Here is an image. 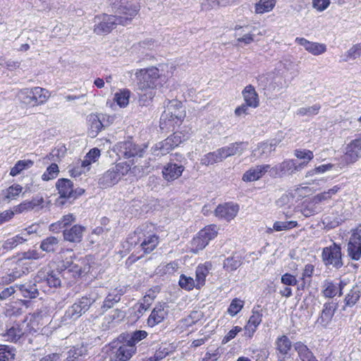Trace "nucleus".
<instances>
[{"instance_id":"nucleus-1","label":"nucleus","mask_w":361,"mask_h":361,"mask_svg":"<svg viewBox=\"0 0 361 361\" xmlns=\"http://www.w3.org/2000/svg\"><path fill=\"white\" fill-rule=\"evenodd\" d=\"M173 71L174 67L168 65L136 70L135 76L137 86L142 92L139 94V102L141 105L147 106L149 104L155 94L153 90L172 77Z\"/></svg>"},{"instance_id":"nucleus-2","label":"nucleus","mask_w":361,"mask_h":361,"mask_svg":"<svg viewBox=\"0 0 361 361\" xmlns=\"http://www.w3.org/2000/svg\"><path fill=\"white\" fill-rule=\"evenodd\" d=\"M139 0H121L118 15L102 14L94 18L93 32L99 35L109 33L116 25H126L137 14Z\"/></svg>"},{"instance_id":"nucleus-3","label":"nucleus","mask_w":361,"mask_h":361,"mask_svg":"<svg viewBox=\"0 0 361 361\" xmlns=\"http://www.w3.org/2000/svg\"><path fill=\"white\" fill-rule=\"evenodd\" d=\"M185 111L182 103L178 100L169 101L160 118V128L162 130H170L179 126L184 118Z\"/></svg>"},{"instance_id":"nucleus-4","label":"nucleus","mask_w":361,"mask_h":361,"mask_svg":"<svg viewBox=\"0 0 361 361\" xmlns=\"http://www.w3.org/2000/svg\"><path fill=\"white\" fill-rule=\"evenodd\" d=\"M152 226L142 225L137 228L133 235L128 238L130 245L140 246L145 253H149L153 251L159 243V237L155 233L151 232L149 228Z\"/></svg>"},{"instance_id":"nucleus-5","label":"nucleus","mask_w":361,"mask_h":361,"mask_svg":"<svg viewBox=\"0 0 361 361\" xmlns=\"http://www.w3.org/2000/svg\"><path fill=\"white\" fill-rule=\"evenodd\" d=\"M130 170L127 162H121L106 171L99 180V184L103 188L111 187L116 184Z\"/></svg>"},{"instance_id":"nucleus-6","label":"nucleus","mask_w":361,"mask_h":361,"mask_svg":"<svg viewBox=\"0 0 361 361\" xmlns=\"http://www.w3.org/2000/svg\"><path fill=\"white\" fill-rule=\"evenodd\" d=\"M185 161L184 157L180 154H171L169 162L162 169L163 178L166 181L171 182L180 177L185 170L183 164Z\"/></svg>"},{"instance_id":"nucleus-7","label":"nucleus","mask_w":361,"mask_h":361,"mask_svg":"<svg viewBox=\"0 0 361 361\" xmlns=\"http://www.w3.org/2000/svg\"><path fill=\"white\" fill-rule=\"evenodd\" d=\"M91 257L66 259L62 262L64 271L71 273L75 278L80 277L90 271Z\"/></svg>"},{"instance_id":"nucleus-8","label":"nucleus","mask_w":361,"mask_h":361,"mask_svg":"<svg viewBox=\"0 0 361 361\" xmlns=\"http://www.w3.org/2000/svg\"><path fill=\"white\" fill-rule=\"evenodd\" d=\"M145 147L135 144L131 140H128L118 142L114 147V151L119 157L130 159L134 157H142Z\"/></svg>"},{"instance_id":"nucleus-9","label":"nucleus","mask_w":361,"mask_h":361,"mask_svg":"<svg viewBox=\"0 0 361 361\" xmlns=\"http://www.w3.org/2000/svg\"><path fill=\"white\" fill-rule=\"evenodd\" d=\"M306 166L305 162L298 164L294 159H286L281 163L270 167L269 176L272 178L282 177L287 173L292 174Z\"/></svg>"},{"instance_id":"nucleus-10","label":"nucleus","mask_w":361,"mask_h":361,"mask_svg":"<svg viewBox=\"0 0 361 361\" xmlns=\"http://www.w3.org/2000/svg\"><path fill=\"white\" fill-rule=\"evenodd\" d=\"M92 302L93 301L87 297L81 298L66 310L63 321L68 322L78 319L89 310Z\"/></svg>"},{"instance_id":"nucleus-11","label":"nucleus","mask_w":361,"mask_h":361,"mask_svg":"<svg viewBox=\"0 0 361 361\" xmlns=\"http://www.w3.org/2000/svg\"><path fill=\"white\" fill-rule=\"evenodd\" d=\"M322 259L326 265H332L336 268L343 266L341 248L340 245L334 243L329 247H326L322 251Z\"/></svg>"},{"instance_id":"nucleus-12","label":"nucleus","mask_w":361,"mask_h":361,"mask_svg":"<svg viewBox=\"0 0 361 361\" xmlns=\"http://www.w3.org/2000/svg\"><path fill=\"white\" fill-rule=\"evenodd\" d=\"M361 158V137L351 140L345 147L343 160L346 164H353Z\"/></svg>"},{"instance_id":"nucleus-13","label":"nucleus","mask_w":361,"mask_h":361,"mask_svg":"<svg viewBox=\"0 0 361 361\" xmlns=\"http://www.w3.org/2000/svg\"><path fill=\"white\" fill-rule=\"evenodd\" d=\"M30 268V263L28 261L19 259L16 262L11 272L6 277H3L4 281L6 283L14 281L23 275L28 274Z\"/></svg>"},{"instance_id":"nucleus-14","label":"nucleus","mask_w":361,"mask_h":361,"mask_svg":"<svg viewBox=\"0 0 361 361\" xmlns=\"http://www.w3.org/2000/svg\"><path fill=\"white\" fill-rule=\"evenodd\" d=\"M295 42L303 47L308 53L314 56L323 54L327 50V47L325 44L311 42L304 37H296Z\"/></svg>"},{"instance_id":"nucleus-15","label":"nucleus","mask_w":361,"mask_h":361,"mask_svg":"<svg viewBox=\"0 0 361 361\" xmlns=\"http://www.w3.org/2000/svg\"><path fill=\"white\" fill-rule=\"evenodd\" d=\"M239 210V207L233 203H224L219 204L214 210V214L220 219H225L228 221L234 219Z\"/></svg>"},{"instance_id":"nucleus-16","label":"nucleus","mask_w":361,"mask_h":361,"mask_svg":"<svg viewBox=\"0 0 361 361\" xmlns=\"http://www.w3.org/2000/svg\"><path fill=\"white\" fill-rule=\"evenodd\" d=\"M25 324L26 327L25 329L27 334L35 333L39 330L41 326L44 325L42 312H37L27 315L22 322L23 326Z\"/></svg>"},{"instance_id":"nucleus-17","label":"nucleus","mask_w":361,"mask_h":361,"mask_svg":"<svg viewBox=\"0 0 361 361\" xmlns=\"http://www.w3.org/2000/svg\"><path fill=\"white\" fill-rule=\"evenodd\" d=\"M348 255L353 260L361 258V235L357 231H354L349 239Z\"/></svg>"},{"instance_id":"nucleus-18","label":"nucleus","mask_w":361,"mask_h":361,"mask_svg":"<svg viewBox=\"0 0 361 361\" xmlns=\"http://www.w3.org/2000/svg\"><path fill=\"white\" fill-rule=\"evenodd\" d=\"M275 346L279 360L284 361L288 358L292 348V342L287 336L283 335L278 337L275 341Z\"/></svg>"},{"instance_id":"nucleus-19","label":"nucleus","mask_w":361,"mask_h":361,"mask_svg":"<svg viewBox=\"0 0 361 361\" xmlns=\"http://www.w3.org/2000/svg\"><path fill=\"white\" fill-rule=\"evenodd\" d=\"M270 165L264 164L252 167L243 175L244 182H252L260 179L266 173H269Z\"/></svg>"},{"instance_id":"nucleus-20","label":"nucleus","mask_w":361,"mask_h":361,"mask_svg":"<svg viewBox=\"0 0 361 361\" xmlns=\"http://www.w3.org/2000/svg\"><path fill=\"white\" fill-rule=\"evenodd\" d=\"M56 186L61 199L75 200L76 198L75 193L77 192L73 190V185L70 180L66 178L59 179Z\"/></svg>"},{"instance_id":"nucleus-21","label":"nucleus","mask_w":361,"mask_h":361,"mask_svg":"<svg viewBox=\"0 0 361 361\" xmlns=\"http://www.w3.org/2000/svg\"><path fill=\"white\" fill-rule=\"evenodd\" d=\"M247 144L243 142H233L230 145L219 148V153L221 154L223 160L228 157L234 155H240L247 147Z\"/></svg>"},{"instance_id":"nucleus-22","label":"nucleus","mask_w":361,"mask_h":361,"mask_svg":"<svg viewBox=\"0 0 361 361\" xmlns=\"http://www.w3.org/2000/svg\"><path fill=\"white\" fill-rule=\"evenodd\" d=\"M167 315V310L162 304L156 305L149 314L147 324L149 327H154L164 321Z\"/></svg>"},{"instance_id":"nucleus-23","label":"nucleus","mask_w":361,"mask_h":361,"mask_svg":"<svg viewBox=\"0 0 361 361\" xmlns=\"http://www.w3.org/2000/svg\"><path fill=\"white\" fill-rule=\"evenodd\" d=\"M279 142L280 140L274 139L269 142L260 143L254 150V156L259 158H266L269 157L272 152L275 151Z\"/></svg>"},{"instance_id":"nucleus-24","label":"nucleus","mask_w":361,"mask_h":361,"mask_svg":"<svg viewBox=\"0 0 361 361\" xmlns=\"http://www.w3.org/2000/svg\"><path fill=\"white\" fill-rule=\"evenodd\" d=\"M44 202V198L42 196L37 195L31 200H25L13 207L14 214H21L34 209L35 207L41 206Z\"/></svg>"},{"instance_id":"nucleus-25","label":"nucleus","mask_w":361,"mask_h":361,"mask_svg":"<svg viewBox=\"0 0 361 361\" xmlns=\"http://www.w3.org/2000/svg\"><path fill=\"white\" fill-rule=\"evenodd\" d=\"M85 231V228L84 226L75 224L63 231V238L71 243H80L82 239Z\"/></svg>"},{"instance_id":"nucleus-26","label":"nucleus","mask_w":361,"mask_h":361,"mask_svg":"<svg viewBox=\"0 0 361 361\" xmlns=\"http://www.w3.org/2000/svg\"><path fill=\"white\" fill-rule=\"evenodd\" d=\"M244 103L251 108L255 109L259 105V99L255 88L252 85H248L242 91Z\"/></svg>"},{"instance_id":"nucleus-27","label":"nucleus","mask_w":361,"mask_h":361,"mask_svg":"<svg viewBox=\"0 0 361 361\" xmlns=\"http://www.w3.org/2000/svg\"><path fill=\"white\" fill-rule=\"evenodd\" d=\"M104 115L91 114L87 116L90 134L92 137H95L103 129V121Z\"/></svg>"},{"instance_id":"nucleus-28","label":"nucleus","mask_w":361,"mask_h":361,"mask_svg":"<svg viewBox=\"0 0 361 361\" xmlns=\"http://www.w3.org/2000/svg\"><path fill=\"white\" fill-rule=\"evenodd\" d=\"M27 334L25 327L21 324L15 323L3 334L6 341L17 342L24 334Z\"/></svg>"},{"instance_id":"nucleus-29","label":"nucleus","mask_w":361,"mask_h":361,"mask_svg":"<svg viewBox=\"0 0 361 361\" xmlns=\"http://www.w3.org/2000/svg\"><path fill=\"white\" fill-rule=\"evenodd\" d=\"M243 262V257L240 253L235 252L231 256L226 258L223 263V268L228 272L235 271Z\"/></svg>"},{"instance_id":"nucleus-30","label":"nucleus","mask_w":361,"mask_h":361,"mask_svg":"<svg viewBox=\"0 0 361 361\" xmlns=\"http://www.w3.org/2000/svg\"><path fill=\"white\" fill-rule=\"evenodd\" d=\"M126 290L123 288L115 289L110 293L104 299L102 309L103 312L112 307L114 304L120 301L121 297L125 293Z\"/></svg>"},{"instance_id":"nucleus-31","label":"nucleus","mask_w":361,"mask_h":361,"mask_svg":"<svg viewBox=\"0 0 361 361\" xmlns=\"http://www.w3.org/2000/svg\"><path fill=\"white\" fill-rule=\"evenodd\" d=\"M211 269V264L204 263L197 267L195 270V281L197 289H200L205 284L206 277Z\"/></svg>"},{"instance_id":"nucleus-32","label":"nucleus","mask_w":361,"mask_h":361,"mask_svg":"<svg viewBox=\"0 0 361 361\" xmlns=\"http://www.w3.org/2000/svg\"><path fill=\"white\" fill-rule=\"evenodd\" d=\"M135 352V348L128 343L121 345L116 350L115 359L119 361H127Z\"/></svg>"},{"instance_id":"nucleus-33","label":"nucleus","mask_w":361,"mask_h":361,"mask_svg":"<svg viewBox=\"0 0 361 361\" xmlns=\"http://www.w3.org/2000/svg\"><path fill=\"white\" fill-rule=\"evenodd\" d=\"M16 287L24 298L32 299L39 295L35 283L29 282L24 284H16Z\"/></svg>"},{"instance_id":"nucleus-34","label":"nucleus","mask_w":361,"mask_h":361,"mask_svg":"<svg viewBox=\"0 0 361 361\" xmlns=\"http://www.w3.org/2000/svg\"><path fill=\"white\" fill-rule=\"evenodd\" d=\"M33 106L44 104L49 97V93L46 89L40 87L32 88Z\"/></svg>"},{"instance_id":"nucleus-35","label":"nucleus","mask_w":361,"mask_h":361,"mask_svg":"<svg viewBox=\"0 0 361 361\" xmlns=\"http://www.w3.org/2000/svg\"><path fill=\"white\" fill-rule=\"evenodd\" d=\"M23 235L24 233H21L20 234L16 235L4 241L1 244L3 247V248H1L2 251L6 253L17 247L18 245L25 242L27 238Z\"/></svg>"},{"instance_id":"nucleus-36","label":"nucleus","mask_w":361,"mask_h":361,"mask_svg":"<svg viewBox=\"0 0 361 361\" xmlns=\"http://www.w3.org/2000/svg\"><path fill=\"white\" fill-rule=\"evenodd\" d=\"M173 149L174 147L171 142V139L167 137L164 140L157 143L152 149L154 155L164 156L169 153Z\"/></svg>"},{"instance_id":"nucleus-37","label":"nucleus","mask_w":361,"mask_h":361,"mask_svg":"<svg viewBox=\"0 0 361 361\" xmlns=\"http://www.w3.org/2000/svg\"><path fill=\"white\" fill-rule=\"evenodd\" d=\"M293 347L300 361H305V360L312 358V356L314 355L308 347L301 341L295 343Z\"/></svg>"},{"instance_id":"nucleus-38","label":"nucleus","mask_w":361,"mask_h":361,"mask_svg":"<svg viewBox=\"0 0 361 361\" xmlns=\"http://www.w3.org/2000/svg\"><path fill=\"white\" fill-rule=\"evenodd\" d=\"M75 221V217L72 214L64 215L61 220L56 223L52 224L50 226V230L52 231H57L60 229L64 228L70 226L72 223Z\"/></svg>"},{"instance_id":"nucleus-39","label":"nucleus","mask_w":361,"mask_h":361,"mask_svg":"<svg viewBox=\"0 0 361 361\" xmlns=\"http://www.w3.org/2000/svg\"><path fill=\"white\" fill-rule=\"evenodd\" d=\"M130 91L128 89L120 90L114 94V102L121 107L125 108L129 104Z\"/></svg>"},{"instance_id":"nucleus-40","label":"nucleus","mask_w":361,"mask_h":361,"mask_svg":"<svg viewBox=\"0 0 361 361\" xmlns=\"http://www.w3.org/2000/svg\"><path fill=\"white\" fill-rule=\"evenodd\" d=\"M276 5V0H259L255 6V11L257 14L270 12Z\"/></svg>"},{"instance_id":"nucleus-41","label":"nucleus","mask_w":361,"mask_h":361,"mask_svg":"<svg viewBox=\"0 0 361 361\" xmlns=\"http://www.w3.org/2000/svg\"><path fill=\"white\" fill-rule=\"evenodd\" d=\"M223 159L221 154L219 153V149L216 151L209 152L204 154L200 159V163L204 166H209L214 164L221 162Z\"/></svg>"},{"instance_id":"nucleus-42","label":"nucleus","mask_w":361,"mask_h":361,"mask_svg":"<svg viewBox=\"0 0 361 361\" xmlns=\"http://www.w3.org/2000/svg\"><path fill=\"white\" fill-rule=\"evenodd\" d=\"M59 239L54 236H49L44 239L40 244V248L46 252H54L59 245Z\"/></svg>"},{"instance_id":"nucleus-43","label":"nucleus","mask_w":361,"mask_h":361,"mask_svg":"<svg viewBox=\"0 0 361 361\" xmlns=\"http://www.w3.org/2000/svg\"><path fill=\"white\" fill-rule=\"evenodd\" d=\"M318 204L317 202H314V197H312L310 202L303 205L301 209L302 214L305 217H309L319 213L321 211V207Z\"/></svg>"},{"instance_id":"nucleus-44","label":"nucleus","mask_w":361,"mask_h":361,"mask_svg":"<svg viewBox=\"0 0 361 361\" xmlns=\"http://www.w3.org/2000/svg\"><path fill=\"white\" fill-rule=\"evenodd\" d=\"M243 29V27L241 25H235L234 30H235V36L237 37V42H241L245 44H250L252 42H254L255 35L251 32H249L247 33H245L243 36H241L240 31Z\"/></svg>"},{"instance_id":"nucleus-45","label":"nucleus","mask_w":361,"mask_h":361,"mask_svg":"<svg viewBox=\"0 0 361 361\" xmlns=\"http://www.w3.org/2000/svg\"><path fill=\"white\" fill-rule=\"evenodd\" d=\"M361 295V289L359 286H354L347 294L345 298L346 306L353 307L358 301Z\"/></svg>"},{"instance_id":"nucleus-46","label":"nucleus","mask_w":361,"mask_h":361,"mask_svg":"<svg viewBox=\"0 0 361 361\" xmlns=\"http://www.w3.org/2000/svg\"><path fill=\"white\" fill-rule=\"evenodd\" d=\"M16 349L10 345H0V361H14Z\"/></svg>"},{"instance_id":"nucleus-47","label":"nucleus","mask_w":361,"mask_h":361,"mask_svg":"<svg viewBox=\"0 0 361 361\" xmlns=\"http://www.w3.org/2000/svg\"><path fill=\"white\" fill-rule=\"evenodd\" d=\"M33 164L34 162L29 159L20 160L17 161L13 168H11L10 175L11 176H16L20 173L23 170L32 167Z\"/></svg>"},{"instance_id":"nucleus-48","label":"nucleus","mask_w":361,"mask_h":361,"mask_svg":"<svg viewBox=\"0 0 361 361\" xmlns=\"http://www.w3.org/2000/svg\"><path fill=\"white\" fill-rule=\"evenodd\" d=\"M199 233L200 235L204 238L209 243L210 240L216 237L218 234V228L216 225L211 224L201 229Z\"/></svg>"},{"instance_id":"nucleus-49","label":"nucleus","mask_w":361,"mask_h":361,"mask_svg":"<svg viewBox=\"0 0 361 361\" xmlns=\"http://www.w3.org/2000/svg\"><path fill=\"white\" fill-rule=\"evenodd\" d=\"M334 311L335 306L334 304L325 303L320 317L321 323L328 324L334 316Z\"/></svg>"},{"instance_id":"nucleus-50","label":"nucleus","mask_w":361,"mask_h":361,"mask_svg":"<svg viewBox=\"0 0 361 361\" xmlns=\"http://www.w3.org/2000/svg\"><path fill=\"white\" fill-rule=\"evenodd\" d=\"M208 244L207 241L200 235V233L198 232L190 243V250L194 253H197L200 250H203Z\"/></svg>"},{"instance_id":"nucleus-51","label":"nucleus","mask_w":361,"mask_h":361,"mask_svg":"<svg viewBox=\"0 0 361 361\" xmlns=\"http://www.w3.org/2000/svg\"><path fill=\"white\" fill-rule=\"evenodd\" d=\"M32 88H24L20 90L18 94V100L25 104V105L33 106V100H32Z\"/></svg>"},{"instance_id":"nucleus-52","label":"nucleus","mask_w":361,"mask_h":361,"mask_svg":"<svg viewBox=\"0 0 361 361\" xmlns=\"http://www.w3.org/2000/svg\"><path fill=\"white\" fill-rule=\"evenodd\" d=\"M66 154V147L63 145H58L48 155L49 159L53 161H59Z\"/></svg>"},{"instance_id":"nucleus-53","label":"nucleus","mask_w":361,"mask_h":361,"mask_svg":"<svg viewBox=\"0 0 361 361\" xmlns=\"http://www.w3.org/2000/svg\"><path fill=\"white\" fill-rule=\"evenodd\" d=\"M178 283L181 288L185 290H191L194 288H197L195 280L190 276H185V274H181L180 276Z\"/></svg>"},{"instance_id":"nucleus-54","label":"nucleus","mask_w":361,"mask_h":361,"mask_svg":"<svg viewBox=\"0 0 361 361\" xmlns=\"http://www.w3.org/2000/svg\"><path fill=\"white\" fill-rule=\"evenodd\" d=\"M23 190V187L18 184H13L8 188L4 193L5 194V200L8 201L16 200Z\"/></svg>"},{"instance_id":"nucleus-55","label":"nucleus","mask_w":361,"mask_h":361,"mask_svg":"<svg viewBox=\"0 0 361 361\" xmlns=\"http://www.w3.org/2000/svg\"><path fill=\"white\" fill-rule=\"evenodd\" d=\"M178 269V263L177 262H171L168 264H162L157 268V273L161 274H172Z\"/></svg>"},{"instance_id":"nucleus-56","label":"nucleus","mask_w":361,"mask_h":361,"mask_svg":"<svg viewBox=\"0 0 361 361\" xmlns=\"http://www.w3.org/2000/svg\"><path fill=\"white\" fill-rule=\"evenodd\" d=\"M320 109L321 106L316 104L311 106L301 107L297 110L296 114L300 116H312L317 115L319 113Z\"/></svg>"},{"instance_id":"nucleus-57","label":"nucleus","mask_w":361,"mask_h":361,"mask_svg":"<svg viewBox=\"0 0 361 361\" xmlns=\"http://www.w3.org/2000/svg\"><path fill=\"white\" fill-rule=\"evenodd\" d=\"M361 56V42L353 45L343 55V61H348Z\"/></svg>"},{"instance_id":"nucleus-58","label":"nucleus","mask_w":361,"mask_h":361,"mask_svg":"<svg viewBox=\"0 0 361 361\" xmlns=\"http://www.w3.org/2000/svg\"><path fill=\"white\" fill-rule=\"evenodd\" d=\"M262 310L259 306L254 307L252 310V315L250 317L247 323L250 324L255 327H258V326L262 322Z\"/></svg>"},{"instance_id":"nucleus-59","label":"nucleus","mask_w":361,"mask_h":361,"mask_svg":"<svg viewBox=\"0 0 361 361\" xmlns=\"http://www.w3.org/2000/svg\"><path fill=\"white\" fill-rule=\"evenodd\" d=\"M323 293L326 298H334L338 293L339 294V287H338L337 283H334L332 281H326Z\"/></svg>"},{"instance_id":"nucleus-60","label":"nucleus","mask_w":361,"mask_h":361,"mask_svg":"<svg viewBox=\"0 0 361 361\" xmlns=\"http://www.w3.org/2000/svg\"><path fill=\"white\" fill-rule=\"evenodd\" d=\"M298 226L296 221H276L273 225V228L276 231H288Z\"/></svg>"},{"instance_id":"nucleus-61","label":"nucleus","mask_w":361,"mask_h":361,"mask_svg":"<svg viewBox=\"0 0 361 361\" xmlns=\"http://www.w3.org/2000/svg\"><path fill=\"white\" fill-rule=\"evenodd\" d=\"M59 170V166L56 164H51L47 167L44 173L42 176L43 180L48 181L49 180L54 179L57 177Z\"/></svg>"},{"instance_id":"nucleus-62","label":"nucleus","mask_w":361,"mask_h":361,"mask_svg":"<svg viewBox=\"0 0 361 361\" xmlns=\"http://www.w3.org/2000/svg\"><path fill=\"white\" fill-rule=\"evenodd\" d=\"M243 306L244 302L242 300L239 298H234L228 308V313L231 316L233 317L243 309Z\"/></svg>"},{"instance_id":"nucleus-63","label":"nucleus","mask_w":361,"mask_h":361,"mask_svg":"<svg viewBox=\"0 0 361 361\" xmlns=\"http://www.w3.org/2000/svg\"><path fill=\"white\" fill-rule=\"evenodd\" d=\"M86 350L82 347L73 348L68 353L67 361H78L80 357L85 354Z\"/></svg>"},{"instance_id":"nucleus-64","label":"nucleus","mask_w":361,"mask_h":361,"mask_svg":"<svg viewBox=\"0 0 361 361\" xmlns=\"http://www.w3.org/2000/svg\"><path fill=\"white\" fill-rule=\"evenodd\" d=\"M60 273L51 271L48 274L46 282L51 288H57L61 286Z\"/></svg>"}]
</instances>
